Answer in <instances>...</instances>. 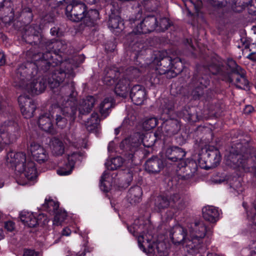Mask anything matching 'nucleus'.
<instances>
[{
  "label": "nucleus",
  "instance_id": "49530a36",
  "mask_svg": "<svg viewBox=\"0 0 256 256\" xmlns=\"http://www.w3.org/2000/svg\"><path fill=\"white\" fill-rule=\"evenodd\" d=\"M4 228L9 232H12L15 228V224L12 221H8L4 222Z\"/></svg>",
  "mask_w": 256,
  "mask_h": 256
},
{
  "label": "nucleus",
  "instance_id": "6e6d98bb",
  "mask_svg": "<svg viewBox=\"0 0 256 256\" xmlns=\"http://www.w3.org/2000/svg\"><path fill=\"white\" fill-rule=\"evenodd\" d=\"M126 177L128 178V183L129 184L130 182L133 178L132 174L131 172H128L126 174Z\"/></svg>",
  "mask_w": 256,
  "mask_h": 256
},
{
  "label": "nucleus",
  "instance_id": "c9c22d12",
  "mask_svg": "<svg viewBox=\"0 0 256 256\" xmlns=\"http://www.w3.org/2000/svg\"><path fill=\"white\" fill-rule=\"evenodd\" d=\"M54 214L55 216L53 220V224L56 226L61 225L67 217L66 212L64 210L59 209L54 212Z\"/></svg>",
  "mask_w": 256,
  "mask_h": 256
},
{
  "label": "nucleus",
  "instance_id": "f03ea898",
  "mask_svg": "<svg viewBox=\"0 0 256 256\" xmlns=\"http://www.w3.org/2000/svg\"><path fill=\"white\" fill-rule=\"evenodd\" d=\"M189 232L190 239L187 241V251L192 254H194L199 252L202 239L206 234H211L212 232L210 229H208L203 222H198L191 226Z\"/></svg>",
  "mask_w": 256,
  "mask_h": 256
},
{
  "label": "nucleus",
  "instance_id": "79ce46f5",
  "mask_svg": "<svg viewBox=\"0 0 256 256\" xmlns=\"http://www.w3.org/2000/svg\"><path fill=\"white\" fill-rule=\"evenodd\" d=\"M56 124L58 127L62 128L66 126L67 120L60 115H56Z\"/></svg>",
  "mask_w": 256,
  "mask_h": 256
},
{
  "label": "nucleus",
  "instance_id": "4468645a",
  "mask_svg": "<svg viewBox=\"0 0 256 256\" xmlns=\"http://www.w3.org/2000/svg\"><path fill=\"white\" fill-rule=\"evenodd\" d=\"M157 20L154 16H148L134 30V34H144L154 30L157 26Z\"/></svg>",
  "mask_w": 256,
  "mask_h": 256
},
{
  "label": "nucleus",
  "instance_id": "5fc2aeb1",
  "mask_svg": "<svg viewBox=\"0 0 256 256\" xmlns=\"http://www.w3.org/2000/svg\"><path fill=\"white\" fill-rule=\"evenodd\" d=\"M253 110H254V108L250 105L246 106L244 109L245 112H252Z\"/></svg>",
  "mask_w": 256,
  "mask_h": 256
},
{
  "label": "nucleus",
  "instance_id": "ea45409f",
  "mask_svg": "<svg viewBox=\"0 0 256 256\" xmlns=\"http://www.w3.org/2000/svg\"><path fill=\"white\" fill-rule=\"evenodd\" d=\"M142 125L146 130H149L157 126V120L155 118H147L144 122Z\"/></svg>",
  "mask_w": 256,
  "mask_h": 256
},
{
  "label": "nucleus",
  "instance_id": "774afa93",
  "mask_svg": "<svg viewBox=\"0 0 256 256\" xmlns=\"http://www.w3.org/2000/svg\"><path fill=\"white\" fill-rule=\"evenodd\" d=\"M120 128H120H116L114 130L115 134L116 135H118L119 134Z\"/></svg>",
  "mask_w": 256,
  "mask_h": 256
},
{
  "label": "nucleus",
  "instance_id": "1a4fd4ad",
  "mask_svg": "<svg viewBox=\"0 0 256 256\" xmlns=\"http://www.w3.org/2000/svg\"><path fill=\"white\" fill-rule=\"evenodd\" d=\"M140 144L138 138L130 136L124 140L120 144V148L126 152L125 155L128 160L132 162L134 153L137 150Z\"/></svg>",
  "mask_w": 256,
  "mask_h": 256
},
{
  "label": "nucleus",
  "instance_id": "bb28decb",
  "mask_svg": "<svg viewBox=\"0 0 256 256\" xmlns=\"http://www.w3.org/2000/svg\"><path fill=\"white\" fill-rule=\"evenodd\" d=\"M18 100L22 112H34L36 110L34 104L26 96H20Z\"/></svg>",
  "mask_w": 256,
  "mask_h": 256
},
{
  "label": "nucleus",
  "instance_id": "de8ad7c7",
  "mask_svg": "<svg viewBox=\"0 0 256 256\" xmlns=\"http://www.w3.org/2000/svg\"><path fill=\"white\" fill-rule=\"evenodd\" d=\"M160 26L162 30H166L170 26L168 21L167 18H163L160 20Z\"/></svg>",
  "mask_w": 256,
  "mask_h": 256
},
{
  "label": "nucleus",
  "instance_id": "9d476101",
  "mask_svg": "<svg viewBox=\"0 0 256 256\" xmlns=\"http://www.w3.org/2000/svg\"><path fill=\"white\" fill-rule=\"evenodd\" d=\"M198 169L196 162L193 160H189L184 166L177 170L176 175L178 179L188 180L192 178Z\"/></svg>",
  "mask_w": 256,
  "mask_h": 256
},
{
  "label": "nucleus",
  "instance_id": "2f4dec72",
  "mask_svg": "<svg viewBox=\"0 0 256 256\" xmlns=\"http://www.w3.org/2000/svg\"><path fill=\"white\" fill-rule=\"evenodd\" d=\"M170 205L168 198L164 196H158L154 202V206L158 210L167 208Z\"/></svg>",
  "mask_w": 256,
  "mask_h": 256
},
{
  "label": "nucleus",
  "instance_id": "680f3d73",
  "mask_svg": "<svg viewBox=\"0 0 256 256\" xmlns=\"http://www.w3.org/2000/svg\"><path fill=\"white\" fill-rule=\"evenodd\" d=\"M4 237V234L2 228H0V240Z\"/></svg>",
  "mask_w": 256,
  "mask_h": 256
},
{
  "label": "nucleus",
  "instance_id": "aec40b11",
  "mask_svg": "<svg viewBox=\"0 0 256 256\" xmlns=\"http://www.w3.org/2000/svg\"><path fill=\"white\" fill-rule=\"evenodd\" d=\"M170 238L172 242L176 244H179L182 242L185 244L186 247L188 239L189 237L186 236V232L184 229L180 226L176 227L174 232L170 234Z\"/></svg>",
  "mask_w": 256,
  "mask_h": 256
},
{
  "label": "nucleus",
  "instance_id": "13d9d810",
  "mask_svg": "<svg viewBox=\"0 0 256 256\" xmlns=\"http://www.w3.org/2000/svg\"><path fill=\"white\" fill-rule=\"evenodd\" d=\"M6 106V102H3L0 106V110H6V109L5 108Z\"/></svg>",
  "mask_w": 256,
  "mask_h": 256
},
{
  "label": "nucleus",
  "instance_id": "f8f14e48",
  "mask_svg": "<svg viewBox=\"0 0 256 256\" xmlns=\"http://www.w3.org/2000/svg\"><path fill=\"white\" fill-rule=\"evenodd\" d=\"M80 116L84 118L85 126L90 132H96L100 119L98 113H80Z\"/></svg>",
  "mask_w": 256,
  "mask_h": 256
},
{
  "label": "nucleus",
  "instance_id": "09e8293b",
  "mask_svg": "<svg viewBox=\"0 0 256 256\" xmlns=\"http://www.w3.org/2000/svg\"><path fill=\"white\" fill-rule=\"evenodd\" d=\"M136 120V116L134 113H128L127 118L124 120V122L130 124Z\"/></svg>",
  "mask_w": 256,
  "mask_h": 256
},
{
  "label": "nucleus",
  "instance_id": "7c9ffc66",
  "mask_svg": "<svg viewBox=\"0 0 256 256\" xmlns=\"http://www.w3.org/2000/svg\"><path fill=\"white\" fill-rule=\"evenodd\" d=\"M17 126L16 123L12 122H5L0 127V130L1 136L4 138L6 134H11L15 130V126Z\"/></svg>",
  "mask_w": 256,
  "mask_h": 256
},
{
  "label": "nucleus",
  "instance_id": "f3484780",
  "mask_svg": "<svg viewBox=\"0 0 256 256\" xmlns=\"http://www.w3.org/2000/svg\"><path fill=\"white\" fill-rule=\"evenodd\" d=\"M80 155L78 152H73L68 156L67 162L57 170V173L60 176H66L70 174L76 162L78 159Z\"/></svg>",
  "mask_w": 256,
  "mask_h": 256
},
{
  "label": "nucleus",
  "instance_id": "b1692460",
  "mask_svg": "<svg viewBox=\"0 0 256 256\" xmlns=\"http://www.w3.org/2000/svg\"><path fill=\"white\" fill-rule=\"evenodd\" d=\"M50 149L53 156H58L64 152V146L60 139L54 138L51 139L50 144Z\"/></svg>",
  "mask_w": 256,
  "mask_h": 256
},
{
  "label": "nucleus",
  "instance_id": "c03bdc74",
  "mask_svg": "<svg viewBox=\"0 0 256 256\" xmlns=\"http://www.w3.org/2000/svg\"><path fill=\"white\" fill-rule=\"evenodd\" d=\"M39 252L34 250L25 248L22 256H38Z\"/></svg>",
  "mask_w": 256,
  "mask_h": 256
},
{
  "label": "nucleus",
  "instance_id": "4c0bfd02",
  "mask_svg": "<svg viewBox=\"0 0 256 256\" xmlns=\"http://www.w3.org/2000/svg\"><path fill=\"white\" fill-rule=\"evenodd\" d=\"M114 106V100L112 98H108L104 100L100 104V112H106L110 110L111 108Z\"/></svg>",
  "mask_w": 256,
  "mask_h": 256
},
{
  "label": "nucleus",
  "instance_id": "dca6fc26",
  "mask_svg": "<svg viewBox=\"0 0 256 256\" xmlns=\"http://www.w3.org/2000/svg\"><path fill=\"white\" fill-rule=\"evenodd\" d=\"M30 150L34 158L39 163L44 162L48 159V154L46 150L38 144L32 143Z\"/></svg>",
  "mask_w": 256,
  "mask_h": 256
},
{
  "label": "nucleus",
  "instance_id": "423d86ee",
  "mask_svg": "<svg viewBox=\"0 0 256 256\" xmlns=\"http://www.w3.org/2000/svg\"><path fill=\"white\" fill-rule=\"evenodd\" d=\"M64 2L68 4L66 8L67 17L73 22L81 20L86 8L82 0H64Z\"/></svg>",
  "mask_w": 256,
  "mask_h": 256
},
{
  "label": "nucleus",
  "instance_id": "e433bc0d",
  "mask_svg": "<svg viewBox=\"0 0 256 256\" xmlns=\"http://www.w3.org/2000/svg\"><path fill=\"white\" fill-rule=\"evenodd\" d=\"M124 163V160L120 156H117L112 158L110 163L106 164V167L108 170H114L120 168Z\"/></svg>",
  "mask_w": 256,
  "mask_h": 256
},
{
  "label": "nucleus",
  "instance_id": "9b49d317",
  "mask_svg": "<svg viewBox=\"0 0 256 256\" xmlns=\"http://www.w3.org/2000/svg\"><path fill=\"white\" fill-rule=\"evenodd\" d=\"M174 64L172 63V60L168 57L162 58L158 62V66L156 68V70H162L160 74H164L170 68H174L176 70L175 73L178 74L182 71V62L180 59L175 60Z\"/></svg>",
  "mask_w": 256,
  "mask_h": 256
},
{
  "label": "nucleus",
  "instance_id": "052dcab7",
  "mask_svg": "<svg viewBox=\"0 0 256 256\" xmlns=\"http://www.w3.org/2000/svg\"><path fill=\"white\" fill-rule=\"evenodd\" d=\"M254 56H255V54H251L248 55V58L252 60H256V58H255L254 57Z\"/></svg>",
  "mask_w": 256,
  "mask_h": 256
},
{
  "label": "nucleus",
  "instance_id": "603ef678",
  "mask_svg": "<svg viewBox=\"0 0 256 256\" xmlns=\"http://www.w3.org/2000/svg\"><path fill=\"white\" fill-rule=\"evenodd\" d=\"M71 233V230L70 228H66L63 229L62 231V234L63 236H68Z\"/></svg>",
  "mask_w": 256,
  "mask_h": 256
},
{
  "label": "nucleus",
  "instance_id": "4d7b16f0",
  "mask_svg": "<svg viewBox=\"0 0 256 256\" xmlns=\"http://www.w3.org/2000/svg\"><path fill=\"white\" fill-rule=\"evenodd\" d=\"M22 114L26 118L33 116V113H22Z\"/></svg>",
  "mask_w": 256,
  "mask_h": 256
},
{
  "label": "nucleus",
  "instance_id": "a18cd8bd",
  "mask_svg": "<svg viewBox=\"0 0 256 256\" xmlns=\"http://www.w3.org/2000/svg\"><path fill=\"white\" fill-rule=\"evenodd\" d=\"M108 176V174L105 172L102 174V175L101 177V179H100V186H101V187L103 186L104 187L103 190L104 191H106V192L108 191V188L107 186L106 185V184L105 183L106 178H107Z\"/></svg>",
  "mask_w": 256,
  "mask_h": 256
},
{
  "label": "nucleus",
  "instance_id": "473e14b6",
  "mask_svg": "<svg viewBox=\"0 0 256 256\" xmlns=\"http://www.w3.org/2000/svg\"><path fill=\"white\" fill-rule=\"evenodd\" d=\"M166 130L170 135H174L178 133L180 130V125L176 120H171L167 121Z\"/></svg>",
  "mask_w": 256,
  "mask_h": 256
},
{
  "label": "nucleus",
  "instance_id": "a211bd4d",
  "mask_svg": "<svg viewBox=\"0 0 256 256\" xmlns=\"http://www.w3.org/2000/svg\"><path fill=\"white\" fill-rule=\"evenodd\" d=\"M165 154L168 160L175 162L183 160L186 156V152L178 146H172L166 148Z\"/></svg>",
  "mask_w": 256,
  "mask_h": 256
},
{
  "label": "nucleus",
  "instance_id": "e2e57ef3",
  "mask_svg": "<svg viewBox=\"0 0 256 256\" xmlns=\"http://www.w3.org/2000/svg\"><path fill=\"white\" fill-rule=\"evenodd\" d=\"M250 256H256V247L250 252Z\"/></svg>",
  "mask_w": 256,
  "mask_h": 256
},
{
  "label": "nucleus",
  "instance_id": "69168bd1",
  "mask_svg": "<svg viewBox=\"0 0 256 256\" xmlns=\"http://www.w3.org/2000/svg\"><path fill=\"white\" fill-rule=\"evenodd\" d=\"M132 49L138 52V44H134L132 46Z\"/></svg>",
  "mask_w": 256,
  "mask_h": 256
},
{
  "label": "nucleus",
  "instance_id": "2eb2a0df",
  "mask_svg": "<svg viewBox=\"0 0 256 256\" xmlns=\"http://www.w3.org/2000/svg\"><path fill=\"white\" fill-rule=\"evenodd\" d=\"M145 170L150 174H156L160 172L164 167L162 160L157 156L148 158L144 164Z\"/></svg>",
  "mask_w": 256,
  "mask_h": 256
},
{
  "label": "nucleus",
  "instance_id": "20e7f679",
  "mask_svg": "<svg viewBox=\"0 0 256 256\" xmlns=\"http://www.w3.org/2000/svg\"><path fill=\"white\" fill-rule=\"evenodd\" d=\"M250 154V150L248 148V144L246 142H238L232 146L230 154L228 156V160L234 167H238L244 168L246 166V162Z\"/></svg>",
  "mask_w": 256,
  "mask_h": 256
},
{
  "label": "nucleus",
  "instance_id": "393cba45",
  "mask_svg": "<svg viewBox=\"0 0 256 256\" xmlns=\"http://www.w3.org/2000/svg\"><path fill=\"white\" fill-rule=\"evenodd\" d=\"M50 113H44L40 116L38 120L39 127L48 132H52V124L50 120Z\"/></svg>",
  "mask_w": 256,
  "mask_h": 256
},
{
  "label": "nucleus",
  "instance_id": "7ed1b4c3",
  "mask_svg": "<svg viewBox=\"0 0 256 256\" xmlns=\"http://www.w3.org/2000/svg\"><path fill=\"white\" fill-rule=\"evenodd\" d=\"M26 68L24 65L20 66L16 70L14 80L28 92L38 94L42 92L46 88V82L42 78L28 80Z\"/></svg>",
  "mask_w": 256,
  "mask_h": 256
},
{
  "label": "nucleus",
  "instance_id": "39448f33",
  "mask_svg": "<svg viewBox=\"0 0 256 256\" xmlns=\"http://www.w3.org/2000/svg\"><path fill=\"white\" fill-rule=\"evenodd\" d=\"M114 74L115 77H118L115 86V93L119 96L126 98L128 94L130 80L124 74L118 72H115L114 70H110L104 78V82L108 86L112 85L115 82V80L112 77Z\"/></svg>",
  "mask_w": 256,
  "mask_h": 256
},
{
  "label": "nucleus",
  "instance_id": "4be33fe9",
  "mask_svg": "<svg viewBox=\"0 0 256 256\" xmlns=\"http://www.w3.org/2000/svg\"><path fill=\"white\" fill-rule=\"evenodd\" d=\"M202 211L203 218L206 220L214 223L218 220L219 212L214 206H208L204 207Z\"/></svg>",
  "mask_w": 256,
  "mask_h": 256
},
{
  "label": "nucleus",
  "instance_id": "f257e3e1",
  "mask_svg": "<svg viewBox=\"0 0 256 256\" xmlns=\"http://www.w3.org/2000/svg\"><path fill=\"white\" fill-rule=\"evenodd\" d=\"M7 158L10 162L14 164L15 170L20 174V177L24 176L28 180H32L37 176L35 163L26 159L24 153L11 152L8 154Z\"/></svg>",
  "mask_w": 256,
  "mask_h": 256
},
{
  "label": "nucleus",
  "instance_id": "cd10ccee",
  "mask_svg": "<svg viewBox=\"0 0 256 256\" xmlns=\"http://www.w3.org/2000/svg\"><path fill=\"white\" fill-rule=\"evenodd\" d=\"M99 14L96 10H90L88 12L85 10L82 20L84 24L88 26H92L98 18Z\"/></svg>",
  "mask_w": 256,
  "mask_h": 256
},
{
  "label": "nucleus",
  "instance_id": "338daca9",
  "mask_svg": "<svg viewBox=\"0 0 256 256\" xmlns=\"http://www.w3.org/2000/svg\"><path fill=\"white\" fill-rule=\"evenodd\" d=\"M248 218H250L254 220L256 217V214H254V216H250L249 214L248 213Z\"/></svg>",
  "mask_w": 256,
  "mask_h": 256
},
{
  "label": "nucleus",
  "instance_id": "c85d7f7f",
  "mask_svg": "<svg viewBox=\"0 0 256 256\" xmlns=\"http://www.w3.org/2000/svg\"><path fill=\"white\" fill-rule=\"evenodd\" d=\"M170 202V205L171 207L177 209L178 210H182L186 206V204L182 199H181L179 194H175L172 196L168 198Z\"/></svg>",
  "mask_w": 256,
  "mask_h": 256
},
{
  "label": "nucleus",
  "instance_id": "ddd939ff",
  "mask_svg": "<svg viewBox=\"0 0 256 256\" xmlns=\"http://www.w3.org/2000/svg\"><path fill=\"white\" fill-rule=\"evenodd\" d=\"M206 159L205 163L206 166L214 168L219 164L221 156L219 150L214 147L209 148L204 154Z\"/></svg>",
  "mask_w": 256,
  "mask_h": 256
},
{
  "label": "nucleus",
  "instance_id": "a878e982",
  "mask_svg": "<svg viewBox=\"0 0 256 256\" xmlns=\"http://www.w3.org/2000/svg\"><path fill=\"white\" fill-rule=\"evenodd\" d=\"M20 219L24 224L30 228H34L40 224L39 220L32 213L22 212L20 214Z\"/></svg>",
  "mask_w": 256,
  "mask_h": 256
},
{
  "label": "nucleus",
  "instance_id": "6e6552de",
  "mask_svg": "<svg viewBox=\"0 0 256 256\" xmlns=\"http://www.w3.org/2000/svg\"><path fill=\"white\" fill-rule=\"evenodd\" d=\"M228 65L232 68L233 74L232 76L228 78V80L234 82L238 88H244L245 87H247L248 82L244 76V71L233 60L228 62Z\"/></svg>",
  "mask_w": 256,
  "mask_h": 256
},
{
  "label": "nucleus",
  "instance_id": "37998d69",
  "mask_svg": "<svg viewBox=\"0 0 256 256\" xmlns=\"http://www.w3.org/2000/svg\"><path fill=\"white\" fill-rule=\"evenodd\" d=\"M95 102L94 98L92 96H88L84 100L85 108L88 110H90V108L94 106Z\"/></svg>",
  "mask_w": 256,
  "mask_h": 256
},
{
  "label": "nucleus",
  "instance_id": "0e129e2a",
  "mask_svg": "<svg viewBox=\"0 0 256 256\" xmlns=\"http://www.w3.org/2000/svg\"><path fill=\"white\" fill-rule=\"evenodd\" d=\"M88 3L90 4H95L98 0H84Z\"/></svg>",
  "mask_w": 256,
  "mask_h": 256
},
{
  "label": "nucleus",
  "instance_id": "0eeeda50",
  "mask_svg": "<svg viewBox=\"0 0 256 256\" xmlns=\"http://www.w3.org/2000/svg\"><path fill=\"white\" fill-rule=\"evenodd\" d=\"M144 236H140L138 238L139 247L145 252L150 254L157 253L160 256H166L168 254V250L165 243L163 242H152L149 241L144 242Z\"/></svg>",
  "mask_w": 256,
  "mask_h": 256
},
{
  "label": "nucleus",
  "instance_id": "864d4df0",
  "mask_svg": "<svg viewBox=\"0 0 256 256\" xmlns=\"http://www.w3.org/2000/svg\"><path fill=\"white\" fill-rule=\"evenodd\" d=\"M172 104H170V106L164 105V106H163L162 107H160L159 110L164 111V110H172Z\"/></svg>",
  "mask_w": 256,
  "mask_h": 256
},
{
  "label": "nucleus",
  "instance_id": "a19ab883",
  "mask_svg": "<svg viewBox=\"0 0 256 256\" xmlns=\"http://www.w3.org/2000/svg\"><path fill=\"white\" fill-rule=\"evenodd\" d=\"M143 69L142 66H141L140 69L134 68H129L126 71V74L129 76L128 80H130L138 76L140 73L143 70Z\"/></svg>",
  "mask_w": 256,
  "mask_h": 256
},
{
  "label": "nucleus",
  "instance_id": "72a5a7b5",
  "mask_svg": "<svg viewBox=\"0 0 256 256\" xmlns=\"http://www.w3.org/2000/svg\"><path fill=\"white\" fill-rule=\"evenodd\" d=\"M108 26L112 29L122 30L124 28V24L119 16H110L108 22Z\"/></svg>",
  "mask_w": 256,
  "mask_h": 256
},
{
  "label": "nucleus",
  "instance_id": "6ab92c4d",
  "mask_svg": "<svg viewBox=\"0 0 256 256\" xmlns=\"http://www.w3.org/2000/svg\"><path fill=\"white\" fill-rule=\"evenodd\" d=\"M130 96L135 104H142L146 98V92L144 88L139 85L134 86L131 89Z\"/></svg>",
  "mask_w": 256,
  "mask_h": 256
},
{
  "label": "nucleus",
  "instance_id": "3c124183",
  "mask_svg": "<svg viewBox=\"0 0 256 256\" xmlns=\"http://www.w3.org/2000/svg\"><path fill=\"white\" fill-rule=\"evenodd\" d=\"M6 62L4 54L2 52H0V66L4 65Z\"/></svg>",
  "mask_w": 256,
  "mask_h": 256
},
{
  "label": "nucleus",
  "instance_id": "5701e85b",
  "mask_svg": "<svg viewBox=\"0 0 256 256\" xmlns=\"http://www.w3.org/2000/svg\"><path fill=\"white\" fill-rule=\"evenodd\" d=\"M142 188L138 186L132 187L127 194L128 201L132 204L140 202L142 200Z\"/></svg>",
  "mask_w": 256,
  "mask_h": 256
},
{
  "label": "nucleus",
  "instance_id": "8fccbe9b",
  "mask_svg": "<svg viewBox=\"0 0 256 256\" xmlns=\"http://www.w3.org/2000/svg\"><path fill=\"white\" fill-rule=\"evenodd\" d=\"M51 57V53L50 52H47L45 54H43L42 58H41V60L42 61L44 64H50V60Z\"/></svg>",
  "mask_w": 256,
  "mask_h": 256
},
{
  "label": "nucleus",
  "instance_id": "bf43d9fd",
  "mask_svg": "<svg viewBox=\"0 0 256 256\" xmlns=\"http://www.w3.org/2000/svg\"><path fill=\"white\" fill-rule=\"evenodd\" d=\"M86 250L84 249V252H82L81 253L80 252H78V253H77L76 254V255L77 256H84L86 255Z\"/></svg>",
  "mask_w": 256,
  "mask_h": 256
},
{
  "label": "nucleus",
  "instance_id": "f704fd0d",
  "mask_svg": "<svg viewBox=\"0 0 256 256\" xmlns=\"http://www.w3.org/2000/svg\"><path fill=\"white\" fill-rule=\"evenodd\" d=\"M66 74L64 72H60L56 73L53 76V81L50 80L48 82L49 84L52 88H54L60 85V82H62L66 77Z\"/></svg>",
  "mask_w": 256,
  "mask_h": 256
},
{
  "label": "nucleus",
  "instance_id": "58836bf2",
  "mask_svg": "<svg viewBox=\"0 0 256 256\" xmlns=\"http://www.w3.org/2000/svg\"><path fill=\"white\" fill-rule=\"evenodd\" d=\"M188 118L190 121H191L192 123L196 122L200 120H206L208 118L207 116H205L208 114V113H190L188 114Z\"/></svg>",
  "mask_w": 256,
  "mask_h": 256
},
{
  "label": "nucleus",
  "instance_id": "412c9836",
  "mask_svg": "<svg viewBox=\"0 0 256 256\" xmlns=\"http://www.w3.org/2000/svg\"><path fill=\"white\" fill-rule=\"evenodd\" d=\"M0 18L6 24L10 23L13 20L14 14L10 2L4 1V6L0 8Z\"/></svg>",
  "mask_w": 256,
  "mask_h": 256
},
{
  "label": "nucleus",
  "instance_id": "c756f323",
  "mask_svg": "<svg viewBox=\"0 0 256 256\" xmlns=\"http://www.w3.org/2000/svg\"><path fill=\"white\" fill-rule=\"evenodd\" d=\"M58 208V202L50 198L48 200L46 198L44 203L42 204L43 209L49 212H56L59 210Z\"/></svg>",
  "mask_w": 256,
  "mask_h": 256
}]
</instances>
